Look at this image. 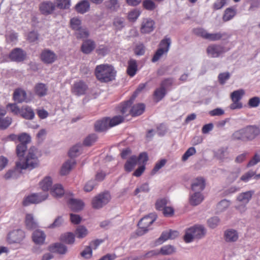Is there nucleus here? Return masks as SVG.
Wrapping results in <instances>:
<instances>
[{"instance_id": "obj_9", "label": "nucleus", "mask_w": 260, "mask_h": 260, "mask_svg": "<svg viewBox=\"0 0 260 260\" xmlns=\"http://www.w3.org/2000/svg\"><path fill=\"white\" fill-rule=\"evenodd\" d=\"M13 99L17 103H27L30 101V99L27 97L26 91L20 88L15 89L13 92Z\"/></svg>"}, {"instance_id": "obj_60", "label": "nucleus", "mask_w": 260, "mask_h": 260, "mask_svg": "<svg viewBox=\"0 0 260 260\" xmlns=\"http://www.w3.org/2000/svg\"><path fill=\"white\" fill-rule=\"evenodd\" d=\"M124 20L123 18L118 17L115 18L113 24L116 28L120 30L124 27Z\"/></svg>"}, {"instance_id": "obj_8", "label": "nucleus", "mask_w": 260, "mask_h": 260, "mask_svg": "<svg viewBox=\"0 0 260 260\" xmlns=\"http://www.w3.org/2000/svg\"><path fill=\"white\" fill-rule=\"evenodd\" d=\"M48 196V193L46 192L31 194L24 198L23 201V205L25 206H27L31 204H38L45 200Z\"/></svg>"}, {"instance_id": "obj_11", "label": "nucleus", "mask_w": 260, "mask_h": 260, "mask_svg": "<svg viewBox=\"0 0 260 260\" xmlns=\"http://www.w3.org/2000/svg\"><path fill=\"white\" fill-rule=\"evenodd\" d=\"M26 53L22 49H13L9 54V58L13 61L20 62L23 61L26 57Z\"/></svg>"}, {"instance_id": "obj_53", "label": "nucleus", "mask_w": 260, "mask_h": 260, "mask_svg": "<svg viewBox=\"0 0 260 260\" xmlns=\"http://www.w3.org/2000/svg\"><path fill=\"white\" fill-rule=\"evenodd\" d=\"M260 162V152H256L253 157L250 160L246 167L249 168L255 166Z\"/></svg>"}, {"instance_id": "obj_39", "label": "nucleus", "mask_w": 260, "mask_h": 260, "mask_svg": "<svg viewBox=\"0 0 260 260\" xmlns=\"http://www.w3.org/2000/svg\"><path fill=\"white\" fill-rule=\"evenodd\" d=\"M171 44V38L166 36L160 41L159 43V47L158 49H162V51L168 53Z\"/></svg>"}, {"instance_id": "obj_4", "label": "nucleus", "mask_w": 260, "mask_h": 260, "mask_svg": "<svg viewBox=\"0 0 260 260\" xmlns=\"http://www.w3.org/2000/svg\"><path fill=\"white\" fill-rule=\"evenodd\" d=\"M95 75L101 82H108L115 79L116 71L112 66L101 64L96 66Z\"/></svg>"}, {"instance_id": "obj_56", "label": "nucleus", "mask_w": 260, "mask_h": 260, "mask_svg": "<svg viewBox=\"0 0 260 260\" xmlns=\"http://www.w3.org/2000/svg\"><path fill=\"white\" fill-rule=\"evenodd\" d=\"M117 225L116 220L115 219L105 220L100 223L101 228H105L106 226H115Z\"/></svg>"}, {"instance_id": "obj_27", "label": "nucleus", "mask_w": 260, "mask_h": 260, "mask_svg": "<svg viewBox=\"0 0 260 260\" xmlns=\"http://www.w3.org/2000/svg\"><path fill=\"white\" fill-rule=\"evenodd\" d=\"M90 8L88 1L82 0L78 3L75 6V9L78 13L84 14L87 12Z\"/></svg>"}, {"instance_id": "obj_46", "label": "nucleus", "mask_w": 260, "mask_h": 260, "mask_svg": "<svg viewBox=\"0 0 260 260\" xmlns=\"http://www.w3.org/2000/svg\"><path fill=\"white\" fill-rule=\"evenodd\" d=\"M170 203L169 200L167 198H163L157 201L156 203V208L158 210L161 211L164 208L167 206Z\"/></svg>"}, {"instance_id": "obj_50", "label": "nucleus", "mask_w": 260, "mask_h": 260, "mask_svg": "<svg viewBox=\"0 0 260 260\" xmlns=\"http://www.w3.org/2000/svg\"><path fill=\"white\" fill-rule=\"evenodd\" d=\"M256 172L250 170L245 173L244 175H243L241 178L240 180L244 182H248L253 177L255 176Z\"/></svg>"}, {"instance_id": "obj_62", "label": "nucleus", "mask_w": 260, "mask_h": 260, "mask_svg": "<svg viewBox=\"0 0 260 260\" xmlns=\"http://www.w3.org/2000/svg\"><path fill=\"white\" fill-rule=\"evenodd\" d=\"M88 233L87 229H76L75 235L78 238L82 239L86 237Z\"/></svg>"}, {"instance_id": "obj_31", "label": "nucleus", "mask_w": 260, "mask_h": 260, "mask_svg": "<svg viewBox=\"0 0 260 260\" xmlns=\"http://www.w3.org/2000/svg\"><path fill=\"white\" fill-rule=\"evenodd\" d=\"M48 88L45 84L38 83L35 87V93L39 97L44 96L47 94Z\"/></svg>"}, {"instance_id": "obj_7", "label": "nucleus", "mask_w": 260, "mask_h": 260, "mask_svg": "<svg viewBox=\"0 0 260 260\" xmlns=\"http://www.w3.org/2000/svg\"><path fill=\"white\" fill-rule=\"evenodd\" d=\"M111 199V196L108 191H105L95 197L92 200V206L95 209H100L107 204Z\"/></svg>"}, {"instance_id": "obj_14", "label": "nucleus", "mask_w": 260, "mask_h": 260, "mask_svg": "<svg viewBox=\"0 0 260 260\" xmlns=\"http://www.w3.org/2000/svg\"><path fill=\"white\" fill-rule=\"evenodd\" d=\"M48 251L60 255L66 254L68 252V247L64 244L57 242L50 244L47 248Z\"/></svg>"}, {"instance_id": "obj_16", "label": "nucleus", "mask_w": 260, "mask_h": 260, "mask_svg": "<svg viewBox=\"0 0 260 260\" xmlns=\"http://www.w3.org/2000/svg\"><path fill=\"white\" fill-rule=\"evenodd\" d=\"M55 7V3L50 1H45L40 4L39 9L42 14L48 15L53 12Z\"/></svg>"}, {"instance_id": "obj_43", "label": "nucleus", "mask_w": 260, "mask_h": 260, "mask_svg": "<svg viewBox=\"0 0 260 260\" xmlns=\"http://www.w3.org/2000/svg\"><path fill=\"white\" fill-rule=\"evenodd\" d=\"M167 91L166 89L160 86L156 88L154 91L153 95L157 102L161 100L166 95Z\"/></svg>"}, {"instance_id": "obj_19", "label": "nucleus", "mask_w": 260, "mask_h": 260, "mask_svg": "<svg viewBox=\"0 0 260 260\" xmlns=\"http://www.w3.org/2000/svg\"><path fill=\"white\" fill-rule=\"evenodd\" d=\"M156 215L154 214H150L143 217L138 223V228H149L155 220Z\"/></svg>"}, {"instance_id": "obj_18", "label": "nucleus", "mask_w": 260, "mask_h": 260, "mask_svg": "<svg viewBox=\"0 0 260 260\" xmlns=\"http://www.w3.org/2000/svg\"><path fill=\"white\" fill-rule=\"evenodd\" d=\"M41 58L44 63L50 64L55 61L56 55L54 52L49 49H46L41 53Z\"/></svg>"}, {"instance_id": "obj_28", "label": "nucleus", "mask_w": 260, "mask_h": 260, "mask_svg": "<svg viewBox=\"0 0 260 260\" xmlns=\"http://www.w3.org/2000/svg\"><path fill=\"white\" fill-rule=\"evenodd\" d=\"M69 204L71 209L74 211L81 210L84 206L82 201L71 198L69 201Z\"/></svg>"}, {"instance_id": "obj_25", "label": "nucleus", "mask_w": 260, "mask_h": 260, "mask_svg": "<svg viewBox=\"0 0 260 260\" xmlns=\"http://www.w3.org/2000/svg\"><path fill=\"white\" fill-rule=\"evenodd\" d=\"M32 238L35 243L42 244L44 243L46 235L43 231L37 230L34 232Z\"/></svg>"}, {"instance_id": "obj_3", "label": "nucleus", "mask_w": 260, "mask_h": 260, "mask_svg": "<svg viewBox=\"0 0 260 260\" xmlns=\"http://www.w3.org/2000/svg\"><path fill=\"white\" fill-rule=\"evenodd\" d=\"M136 96L135 94L133 95L129 100L121 105L120 111L123 115H126L128 112L132 116L136 117L141 115L144 112L145 106L142 103L135 105L130 109Z\"/></svg>"}, {"instance_id": "obj_55", "label": "nucleus", "mask_w": 260, "mask_h": 260, "mask_svg": "<svg viewBox=\"0 0 260 260\" xmlns=\"http://www.w3.org/2000/svg\"><path fill=\"white\" fill-rule=\"evenodd\" d=\"M80 255L85 259H88L91 257L92 255V250L91 246H86L84 249L81 252Z\"/></svg>"}, {"instance_id": "obj_58", "label": "nucleus", "mask_w": 260, "mask_h": 260, "mask_svg": "<svg viewBox=\"0 0 260 260\" xmlns=\"http://www.w3.org/2000/svg\"><path fill=\"white\" fill-rule=\"evenodd\" d=\"M230 77V74L229 72H224L219 74L218 76L219 83L221 85L224 84L226 81L229 79Z\"/></svg>"}, {"instance_id": "obj_32", "label": "nucleus", "mask_w": 260, "mask_h": 260, "mask_svg": "<svg viewBox=\"0 0 260 260\" xmlns=\"http://www.w3.org/2000/svg\"><path fill=\"white\" fill-rule=\"evenodd\" d=\"M76 162L74 159H70L66 161L62 165L60 174L61 175H66L68 174L72 167L75 165Z\"/></svg>"}, {"instance_id": "obj_12", "label": "nucleus", "mask_w": 260, "mask_h": 260, "mask_svg": "<svg viewBox=\"0 0 260 260\" xmlns=\"http://www.w3.org/2000/svg\"><path fill=\"white\" fill-rule=\"evenodd\" d=\"M104 6L108 12L115 13L120 9L121 3L119 0H106Z\"/></svg>"}, {"instance_id": "obj_40", "label": "nucleus", "mask_w": 260, "mask_h": 260, "mask_svg": "<svg viewBox=\"0 0 260 260\" xmlns=\"http://www.w3.org/2000/svg\"><path fill=\"white\" fill-rule=\"evenodd\" d=\"M25 224L27 228H37L38 223L31 214H27L25 216Z\"/></svg>"}, {"instance_id": "obj_44", "label": "nucleus", "mask_w": 260, "mask_h": 260, "mask_svg": "<svg viewBox=\"0 0 260 260\" xmlns=\"http://www.w3.org/2000/svg\"><path fill=\"white\" fill-rule=\"evenodd\" d=\"M70 26L75 31L82 26L81 20L77 17H73L70 20Z\"/></svg>"}, {"instance_id": "obj_51", "label": "nucleus", "mask_w": 260, "mask_h": 260, "mask_svg": "<svg viewBox=\"0 0 260 260\" xmlns=\"http://www.w3.org/2000/svg\"><path fill=\"white\" fill-rule=\"evenodd\" d=\"M167 162V160L165 159H161L156 162L154 167L151 171V174L154 175L158 172L161 168H162Z\"/></svg>"}, {"instance_id": "obj_35", "label": "nucleus", "mask_w": 260, "mask_h": 260, "mask_svg": "<svg viewBox=\"0 0 260 260\" xmlns=\"http://www.w3.org/2000/svg\"><path fill=\"white\" fill-rule=\"evenodd\" d=\"M64 193V189L62 185L59 184L53 185L51 190V193L52 196L55 198H60Z\"/></svg>"}, {"instance_id": "obj_63", "label": "nucleus", "mask_w": 260, "mask_h": 260, "mask_svg": "<svg viewBox=\"0 0 260 260\" xmlns=\"http://www.w3.org/2000/svg\"><path fill=\"white\" fill-rule=\"evenodd\" d=\"M260 104V99L257 96L250 98L248 101V105L251 108H255L258 106Z\"/></svg>"}, {"instance_id": "obj_10", "label": "nucleus", "mask_w": 260, "mask_h": 260, "mask_svg": "<svg viewBox=\"0 0 260 260\" xmlns=\"http://www.w3.org/2000/svg\"><path fill=\"white\" fill-rule=\"evenodd\" d=\"M225 52L224 47L218 44L209 45L207 48L208 55L211 57H218Z\"/></svg>"}, {"instance_id": "obj_47", "label": "nucleus", "mask_w": 260, "mask_h": 260, "mask_svg": "<svg viewBox=\"0 0 260 260\" xmlns=\"http://www.w3.org/2000/svg\"><path fill=\"white\" fill-rule=\"evenodd\" d=\"M81 148V145L80 144H78L73 147H72L69 151V156L73 158L77 156L78 155L80 150Z\"/></svg>"}, {"instance_id": "obj_64", "label": "nucleus", "mask_w": 260, "mask_h": 260, "mask_svg": "<svg viewBox=\"0 0 260 260\" xmlns=\"http://www.w3.org/2000/svg\"><path fill=\"white\" fill-rule=\"evenodd\" d=\"M144 8L148 10L152 11L155 8V3L151 0H145L143 2Z\"/></svg>"}, {"instance_id": "obj_30", "label": "nucleus", "mask_w": 260, "mask_h": 260, "mask_svg": "<svg viewBox=\"0 0 260 260\" xmlns=\"http://www.w3.org/2000/svg\"><path fill=\"white\" fill-rule=\"evenodd\" d=\"M138 70L137 63L136 60L131 59L128 61V67L127 68V73L131 76L133 77L136 74Z\"/></svg>"}, {"instance_id": "obj_23", "label": "nucleus", "mask_w": 260, "mask_h": 260, "mask_svg": "<svg viewBox=\"0 0 260 260\" xmlns=\"http://www.w3.org/2000/svg\"><path fill=\"white\" fill-rule=\"evenodd\" d=\"M205 187V180L201 177L197 178L191 184V189L193 192H200L204 190Z\"/></svg>"}, {"instance_id": "obj_61", "label": "nucleus", "mask_w": 260, "mask_h": 260, "mask_svg": "<svg viewBox=\"0 0 260 260\" xmlns=\"http://www.w3.org/2000/svg\"><path fill=\"white\" fill-rule=\"evenodd\" d=\"M173 82L174 80L172 78L165 79L161 82L160 86L166 90L167 88L172 85Z\"/></svg>"}, {"instance_id": "obj_57", "label": "nucleus", "mask_w": 260, "mask_h": 260, "mask_svg": "<svg viewBox=\"0 0 260 260\" xmlns=\"http://www.w3.org/2000/svg\"><path fill=\"white\" fill-rule=\"evenodd\" d=\"M134 52L137 55L141 56L144 54L145 47L142 43H139L136 45L134 49Z\"/></svg>"}, {"instance_id": "obj_36", "label": "nucleus", "mask_w": 260, "mask_h": 260, "mask_svg": "<svg viewBox=\"0 0 260 260\" xmlns=\"http://www.w3.org/2000/svg\"><path fill=\"white\" fill-rule=\"evenodd\" d=\"M176 251V248L171 245L163 246L159 249V254L162 255H172Z\"/></svg>"}, {"instance_id": "obj_59", "label": "nucleus", "mask_w": 260, "mask_h": 260, "mask_svg": "<svg viewBox=\"0 0 260 260\" xmlns=\"http://www.w3.org/2000/svg\"><path fill=\"white\" fill-rule=\"evenodd\" d=\"M196 152V149L193 147L188 148L184 153L182 157L183 161H186L190 156H192Z\"/></svg>"}, {"instance_id": "obj_1", "label": "nucleus", "mask_w": 260, "mask_h": 260, "mask_svg": "<svg viewBox=\"0 0 260 260\" xmlns=\"http://www.w3.org/2000/svg\"><path fill=\"white\" fill-rule=\"evenodd\" d=\"M18 140L20 143L16 147V153L19 158V161L16 162L17 168L21 169H33L38 163L37 150L36 147H30L26 157H24L27 149V144L29 143L31 140L30 136L25 133H21L18 136Z\"/></svg>"}, {"instance_id": "obj_48", "label": "nucleus", "mask_w": 260, "mask_h": 260, "mask_svg": "<svg viewBox=\"0 0 260 260\" xmlns=\"http://www.w3.org/2000/svg\"><path fill=\"white\" fill-rule=\"evenodd\" d=\"M97 139L96 134H92L88 135L84 140L83 144L86 146L91 145Z\"/></svg>"}, {"instance_id": "obj_54", "label": "nucleus", "mask_w": 260, "mask_h": 260, "mask_svg": "<svg viewBox=\"0 0 260 260\" xmlns=\"http://www.w3.org/2000/svg\"><path fill=\"white\" fill-rule=\"evenodd\" d=\"M12 119L9 117L4 118H0V129H6L11 123Z\"/></svg>"}, {"instance_id": "obj_24", "label": "nucleus", "mask_w": 260, "mask_h": 260, "mask_svg": "<svg viewBox=\"0 0 260 260\" xmlns=\"http://www.w3.org/2000/svg\"><path fill=\"white\" fill-rule=\"evenodd\" d=\"M254 192V191L253 190H249L241 193L237 196V200L242 204L246 205L252 198Z\"/></svg>"}, {"instance_id": "obj_20", "label": "nucleus", "mask_w": 260, "mask_h": 260, "mask_svg": "<svg viewBox=\"0 0 260 260\" xmlns=\"http://www.w3.org/2000/svg\"><path fill=\"white\" fill-rule=\"evenodd\" d=\"M238 237V233L234 229H228L224 231L223 238L226 242H236Z\"/></svg>"}, {"instance_id": "obj_52", "label": "nucleus", "mask_w": 260, "mask_h": 260, "mask_svg": "<svg viewBox=\"0 0 260 260\" xmlns=\"http://www.w3.org/2000/svg\"><path fill=\"white\" fill-rule=\"evenodd\" d=\"M56 6L60 9H67L70 6V0H56Z\"/></svg>"}, {"instance_id": "obj_45", "label": "nucleus", "mask_w": 260, "mask_h": 260, "mask_svg": "<svg viewBox=\"0 0 260 260\" xmlns=\"http://www.w3.org/2000/svg\"><path fill=\"white\" fill-rule=\"evenodd\" d=\"M244 94V91L243 89L237 90L231 94V98L232 101L240 102Z\"/></svg>"}, {"instance_id": "obj_42", "label": "nucleus", "mask_w": 260, "mask_h": 260, "mask_svg": "<svg viewBox=\"0 0 260 260\" xmlns=\"http://www.w3.org/2000/svg\"><path fill=\"white\" fill-rule=\"evenodd\" d=\"M226 36L225 32H218L216 33H209L207 34L206 40L211 41H218L221 39L222 37Z\"/></svg>"}, {"instance_id": "obj_2", "label": "nucleus", "mask_w": 260, "mask_h": 260, "mask_svg": "<svg viewBox=\"0 0 260 260\" xmlns=\"http://www.w3.org/2000/svg\"><path fill=\"white\" fill-rule=\"evenodd\" d=\"M260 134V128L256 125H249L235 131L232 135L234 141L246 142L254 140Z\"/></svg>"}, {"instance_id": "obj_41", "label": "nucleus", "mask_w": 260, "mask_h": 260, "mask_svg": "<svg viewBox=\"0 0 260 260\" xmlns=\"http://www.w3.org/2000/svg\"><path fill=\"white\" fill-rule=\"evenodd\" d=\"M236 14V10L233 8H229L225 9L223 16V20L228 21L231 20Z\"/></svg>"}, {"instance_id": "obj_21", "label": "nucleus", "mask_w": 260, "mask_h": 260, "mask_svg": "<svg viewBox=\"0 0 260 260\" xmlns=\"http://www.w3.org/2000/svg\"><path fill=\"white\" fill-rule=\"evenodd\" d=\"M154 21L150 18L144 19L141 27V32L143 34H149L154 29Z\"/></svg>"}, {"instance_id": "obj_37", "label": "nucleus", "mask_w": 260, "mask_h": 260, "mask_svg": "<svg viewBox=\"0 0 260 260\" xmlns=\"http://www.w3.org/2000/svg\"><path fill=\"white\" fill-rule=\"evenodd\" d=\"M76 38L79 39L87 38L89 36V32L87 27L82 26L80 28L75 31Z\"/></svg>"}, {"instance_id": "obj_6", "label": "nucleus", "mask_w": 260, "mask_h": 260, "mask_svg": "<svg viewBox=\"0 0 260 260\" xmlns=\"http://www.w3.org/2000/svg\"><path fill=\"white\" fill-rule=\"evenodd\" d=\"M206 234V229H187L183 239L185 243H188L194 239L203 238Z\"/></svg>"}, {"instance_id": "obj_38", "label": "nucleus", "mask_w": 260, "mask_h": 260, "mask_svg": "<svg viewBox=\"0 0 260 260\" xmlns=\"http://www.w3.org/2000/svg\"><path fill=\"white\" fill-rule=\"evenodd\" d=\"M21 116L26 119L31 120L35 117V113L30 107L26 106L22 110Z\"/></svg>"}, {"instance_id": "obj_26", "label": "nucleus", "mask_w": 260, "mask_h": 260, "mask_svg": "<svg viewBox=\"0 0 260 260\" xmlns=\"http://www.w3.org/2000/svg\"><path fill=\"white\" fill-rule=\"evenodd\" d=\"M204 199L203 194L200 192H194L190 194L189 203L192 206H197L200 204Z\"/></svg>"}, {"instance_id": "obj_17", "label": "nucleus", "mask_w": 260, "mask_h": 260, "mask_svg": "<svg viewBox=\"0 0 260 260\" xmlns=\"http://www.w3.org/2000/svg\"><path fill=\"white\" fill-rule=\"evenodd\" d=\"M88 86L83 81H79L74 84L72 92L78 96L83 95L85 93Z\"/></svg>"}, {"instance_id": "obj_29", "label": "nucleus", "mask_w": 260, "mask_h": 260, "mask_svg": "<svg viewBox=\"0 0 260 260\" xmlns=\"http://www.w3.org/2000/svg\"><path fill=\"white\" fill-rule=\"evenodd\" d=\"M138 162L137 157L136 155L131 156L124 165V169L127 172H131Z\"/></svg>"}, {"instance_id": "obj_34", "label": "nucleus", "mask_w": 260, "mask_h": 260, "mask_svg": "<svg viewBox=\"0 0 260 260\" xmlns=\"http://www.w3.org/2000/svg\"><path fill=\"white\" fill-rule=\"evenodd\" d=\"M60 240L67 244L72 245L75 242V235L72 233H66L60 237Z\"/></svg>"}, {"instance_id": "obj_49", "label": "nucleus", "mask_w": 260, "mask_h": 260, "mask_svg": "<svg viewBox=\"0 0 260 260\" xmlns=\"http://www.w3.org/2000/svg\"><path fill=\"white\" fill-rule=\"evenodd\" d=\"M230 206L229 202L226 200H222L217 205V211L221 212L224 211Z\"/></svg>"}, {"instance_id": "obj_5", "label": "nucleus", "mask_w": 260, "mask_h": 260, "mask_svg": "<svg viewBox=\"0 0 260 260\" xmlns=\"http://www.w3.org/2000/svg\"><path fill=\"white\" fill-rule=\"evenodd\" d=\"M124 118L122 116L117 115L112 118L104 117L97 121L94 124L95 131L102 132L106 131L110 127L118 125L123 121Z\"/></svg>"}, {"instance_id": "obj_15", "label": "nucleus", "mask_w": 260, "mask_h": 260, "mask_svg": "<svg viewBox=\"0 0 260 260\" xmlns=\"http://www.w3.org/2000/svg\"><path fill=\"white\" fill-rule=\"evenodd\" d=\"M24 237L23 231L18 229L10 233L8 236V240L11 243H19Z\"/></svg>"}, {"instance_id": "obj_13", "label": "nucleus", "mask_w": 260, "mask_h": 260, "mask_svg": "<svg viewBox=\"0 0 260 260\" xmlns=\"http://www.w3.org/2000/svg\"><path fill=\"white\" fill-rule=\"evenodd\" d=\"M179 235V233L177 230H170L168 231L164 232L160 237L157 240V244H161L169 239H174L178 237Z\"/></svg>"}, {"instance_id": "obj_33", "label": "nucleus", "mask_w": 260, "mask_h": 260, "mask_svg": "<svg viewBox=\"0 0 260 260\" xmlns=\"http://www.w3.org/2000/svg\"><path fill=\"white\" fill-rule=\"evenodd\" d=\"M52 184V180L50 177L46 176L44 179L40 182V186L44 192L48 193L47 191L51 188Z\"/></svg>"}, {"instance_id": "obj_22", "label": "nucleus", "mask_w": 260, "mask_h": 260, "mask_svg": "<svg viewBox=\"0 0 260 260\" xmlns=\"http://www.w3.org/2000/svg\"><path fill=\"white\" fill-rule=\"evenodd\" d=\"M95 48V43L91 39L84 40L81 45V51L84 54L90 53Z\"/></svg>"}]
</instances>
